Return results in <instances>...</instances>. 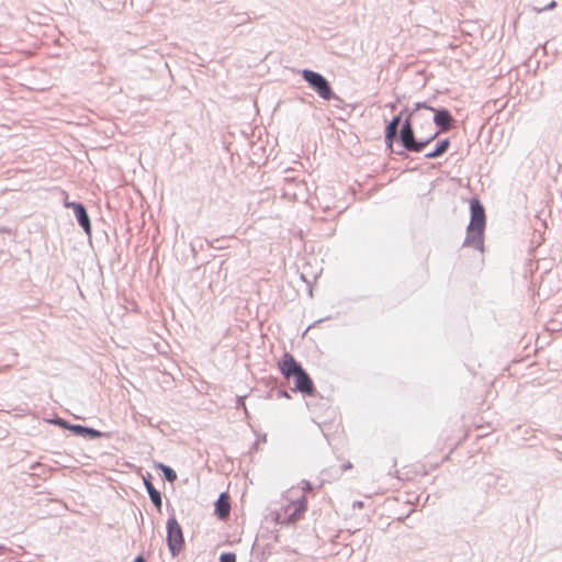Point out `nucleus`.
Here are the masks:
<instances>
[{
  "label": "nucleus",
  "mask_w": 562,
  "mask_h": 562,
  "mask_svg": "<svg viewBox=\"0 0 562 562\" xmlns=\"http://www.w3.org/2000/svg\"><path fill=\"white\" fill-rule=\"evenodd\" d=\"M427 102H416L413 108L405 105L400 114L403 122L400 128L398 143L409 153H422L427 145L438 137V132H434L429 138H417L415 136L414 121L417 120L419 111L426 110Z\"/></svg>",
  "instance_id": "nucleus-1"
},
{
  "label": "nucleus",
  "mask_w": 562,
  "mask_h": 562,
  "mask_svg": "<svg viewBox=\"0 0 562 562\" xmlns=\"http://www.w3.org/2000/svg\"><path fill=\"white\" fill-rule=\"evenodd\" d=\"M486 228L485 207L477 196L470 199V223L462 247H471L484 251V236Z\"/></svg>",
  "instance_id": "nucleus-2"
},
{
  "label": "nucleus",
  "mask_w": 562,
  "mask_h": 562,
  "mask_svg": "<svg viewBox=\"0 0 562 562\" xmlns=\"http://www.w3.org/2000/svg\"><path fill=\"white\" fill-rule=\"evenodd\" d=\"M167 537H166V543L168 547V550L172 558L178 557L182 550L186 547V540L183 536V530L180 524L177 520L175 509L171 508V513L169 514L167 524Z\"/></svg>",
  "instance_id": "nucleus-3"
},
{
  "label": "nucleus",
  "mask_w": 562,
  "mask_h": 562,
  "mask_svg": "<svg viewBox=\"0 0 562 562\" xmlns=\"http://www.w3.org/2000/svg\"><path fill=\"white\" fill-rule=\"evenodd\" d=\"M300 74L303 80L313 91L317 93L321 99L330 101L333 98H335V92L330 82L321 72L304 68L300 71Z\"/></svg>",
  "instance_id": "nucleus-4"
},
{
  "label": "nucleus",
  "mask_w": 562,
  "mask_h": 562,
  "mask_svg": "<svg viewBox=\"0 0 562 562\" xmlns=\"http://www.w3.org/2000/svg\"><path fill=\"white\" fill-rule=\"evenodd\" d=\"M63 194L65 195L64 206L66 209H71L72 210L78 225L90 237L91 236L92 226H91L90 216L88 214L86 205L83 203H81V202L69 201L68 200V193L65 192V191H63Z\"/></svg>",
  "instance_id": "nucleus-5"
},
{
  "label": "nucleus",
  "mask_w": 562,
  "mask_h": 562,
  "mask_svg": "<svg viewBox=\"0 0 562 562\" xmlns=\"http://www.w3.org/2000/svg\"><path fill=\"white\" fill-rule=\"evenodd\" d=\"M403 120H404L403 116L398 113V114L394 115L392 120L385 121L386 124H385V128H384V142H385L386 149H390L392 153L400 155L402 157H407L405 149L398 150V151L393 149L394 142L395 140L398 142V134H400L398 125L402 124Z\"/></svg>",
  "instance_id": "nucleus-6"
},
{
  "label": "nucleus",
  "mask_w": 562,
  "mask_h": 562,
  "mask_svg": "<svg viewBox=\"0 0 562 562\" xmlns=\"http://www.w3.org/2000/svg\"><path fill=\"white\" fill-rule=\"evenodd\" d=\"M426 111L432 112V122L437 126L438 135L440 133H447L454 126V117L451 112L446 108H434L427 103Z\"/></svg>",
  "instance_id": "nucleus-7"
},
{
  "label": "nucleus",
  "mask_w": 562,
  "mask_h": 562,
  "mask_svg": "<svg viewBox=\"0 0 562 562\" xmlns=\"http://www.w3.org/2000/svg\"><path fill=\"white\" fill-rule=\"evenodd\" d=\"M294 379V392H300L305 396H314L317 391L314 382L307 371L303 368L295 374Z\"/></svg>",
  "instance_id": "nucleus-8"
},
{
  "label": "nucleus",
  "mask_w": 562,
  "mask_h": 562,
  "mask_svg": "<svg viewBox=\"0 0 562 562\" xmlns=\"http://www.w3.org/2000/svg\"><path fill=\"white\" fill-rule=\"evenodd\" d=\"M281 374L286 379L294 378L301 369L302 364L290 352H284L278 362Z\"/></svg>",
  "instance_id": "nucleus-9"
},
{
  "label": "nucleus",
  "mask_w": 562,
  "mask_h": 562,
  "mask_svg": "<svg viewBox=\"0 0 562 562\" xmlns=\"http://www.w3.org/2000/svg\"><path fill=\"white\" fill-rule=\"evenodd\" d=\"M69 431L76 437H81L88 440H94L99 438H112L111 432H104L95 428L80 424H71V426H69Z\"/></svg>",
  "instance_id": "nucleus-10"
},
{
  "label": "nucleus",
  "mask_w": 562,
  "mask_h": 562,
  "mask_svg": "<svg viewBox=\"0 0 562 562\" xmlns=\"http://www.w3.org/2000/svg\"><path fill=\"white\" fill-rule=\"evenodd\" d=\"M231 496L227 492H222L214 503V515L222 521L228 520L231 516Z\"/></svg>",
  "instance_id": "nucleus-11"
},
{
  "label": "nucleus",
  "mask_w": 562,
  "mask_h": 562,
  "mask_svg": "<svg viewBox=\"0 0 562 562\" xmlns=\"http://www.w3.org/2000/svg\"><path fill=\"white\" fill-rule=\"evenodd\" d=\"M143 481H144L145 488L148 493V496H149L153 505L159 513H161V507H162L161 493L151 483V475L149 473H147L145 476H143Z\"/></svg>",
  "instance_id": "nucleus-12"
},
{
  "label": "nucleus",
  "mask_w": 562,
  "mask_h": 562,
  "mask_svg": "<svg viewBox=\"0 0 562 562\" xmlns=\"http://www.w3.org/2000/svg\"><path fill=\"white\" fill-rule=\"evenodd\" d=\"M306 510H307V498L305 495H303L294 503V509L288 517L289 521L295 522V521L300 520Z\"/></svg>",
  "instance_id": "nucleus-13"
},
{
  "label": "nucleus",
  "mask_w": 562,
  "mask_h": 562,
  "mask_svg": "<svg viewBox=\"0 0 562 562\" xmlns=\"http://www.w3.org/2000/svg\"><path fill=\"white\" fill-rule=\"evenodd\" d=\"M449 147H450V139L449 138L440 139L436 144L435 148L431 151H429V153H427L425 155V158L426 159L439 158V157H441L442 155H445L448 151Z\"/></svg>",
  "instance_id": "nucleus-14"
},
{
  "label": "nucleus",
  "mask_w": 562,
  "mask_h": 562,
  "mask_svg": "<svg viewBox=\"0 0 562 562\" xmlns=\"http://www.w3.org/2000/svg\"><path fill=\"white\" fill-rule=\"evenodd\" d=\"M157 468L162 472L165 481L173 483L177 480V473L171 467L164 463H158Z\"/></svg>",
  "instance_id": "nucleus-15"
},
{
  "label": "nucleus",
  "mask_w": 562,
  "mask_h": 562,
  "mask_svg": "<svg viewBox=\"0 0 562 562\" xmlns=\"http://www.w3.org/2000/svg\"><path fill=\"white\" fill-rule=\"evenodd\" d=\"M49 423L60 427L61 429H67V430H69V426H71L70 422H68L67 419L61 418L59 416H55L53 419L49 420Z\"/></svg>",
  "instance_id": "nucleus-16"
},
{
  "label": "nucleus",
  "mask_w": 562,
  "mask_h": 562,
  "mask_svg": "<svg viewBox=\"0 0 562 562\" xmlns=\"http://www.w3.org/2000/svg\"><path fill=\"white\" fill-rule=\"evenodd\" d=\"M218 560L220 562H236L237 558L234 552H223Z\"/></svg>",
  "instance_id": "nucleus-17"
},
{
  "label": "nucleus",
  "mask_w": 562,
  "mask_h": 562,
  "mask_svg": "<svg viewBox=\"0 0 562 562\" xmlns=\"http://www.w3.org/2000/svg\"><path fill=\"white\" fill-rule=\"evenodd\" d=\"M558 7V2L555 0H552L550 1L547 5L542 7V8H537L535 7L533 8V11H536L537 13H541L543 11H549V10H553Z\"/></svg>",
  "instance_id": "nucleus-18"
},
{
  "label": "nucleus",
  "mask_w": 562,
  "mask_h": 562,
  "mask_svg": "<svg viewBox=\"0 0 562 562\" xmlns=\"http://www.w3.org/2000/svg\"><path fill=\"white\" fill-rule=\"evenodd\" d=\"M272 392H276V395H277L278 398H281V397L291 398L289 392L283 390V389H277L274 386V387L271 389L270 393H272Z\"/></svg>",
  "instance_id": "nucleus-19"
},
{
  "label": "nucleus",
  "mask_w": 562,
  "mask_h": 562,
  "mask_svg": "<svg viewBox=\"0 0 562 562\" xmlns=\"http://www.w3.org/2000/svg\"><path fill=\"white\" fill-rule=\"evenodd\" d=\"M236 408H243L245 413L248 414L244 396H237Z\"/></svg>",
  "instance_id": "nucleus-20"
},
{
  "label": "nucleus",
  "mask_w": 562,
  "mask_h": 562,
  "mask_svg": "<svg viewBox=\"0 0 562 562\" xmlns=\"http://www.w3.org/2000/svg\"><path fill=\"white\" fill-rule=\"evenodd\" d=\"M301 484H302V490H303L304 493L313 492V485H312V483L310 481L303 480L301 482Z\"/></svg>",
  "instance_id": "nucleus-21"
},
{
  "label": "nucleus",
  "mask_w": 562,
  "mask_h": 562,
  "mask_svg": "<svg viewBox=\"0 0 562 562\" xmlns=\"http://www.w3.org/2000/svg\"><path fill=\"white\" fill-rule=\"evenodd\" d=\"M330 101H334V106L338 109H342L345 101L335 93V98H333Z\"/></svg>",
  "instance_id": "nucleus-22"
},
{
  "label": "nucleus",
  "mask_w": 562,
  "mask_h": 562,
  "mask_svg": "<svg viewBox=\"0 0 562 562\" xmlns=\"http://www.w3.org/2000/svg\"><path fill=\"white\" fill-rule=\"evenodd\" d=\"M417 119H425V120H426V123H427L429 126H431V123H430V121H429V120H430L429 114H424V113H422V112L419 111V115L417 116Z\"/></svg>",
  "instance_id": "nucleus-23"
},
{
  "label": "nucleus",
  "mask_w": 562,
  "mask_h": 562,
  "mask_svg": "<svg viewBox=\"0 0 562 562\" xmlns=\"http://www.w3.org/2000/svg\"><path fill=\"white\" fill-rule=\"evenodd\" d=\"M133 562H147V559L144 554H138L135 557V559L133 560Z\"/></svg>",
  "instance_id": "nucleus-24"
},
{
  "label": "nucleus",
  "mask_w": 562,
  "mask_h": 562,
  "mask_svg": "<svg viewBox=\"0 0 562 562\" xmlns=\"http://www.w3.org/2000/svg\"><path fill=\"white\" fill-rule=\"evenodd\" d=\"M398 102H400V99H397L395 102H392V103L387 104V106H389L392 111H394V110L396 109V105H397V103H398Z\"/></svg>",
  "instance_id": "nucleus-25"
},
{
  "label": "nucleus",
  "mask_w": 562,
  "mask_h": 562,
  "mask_svg": "<svg viewBox=\"0 0 562 562\" xmlns=\"http://www.w3.org/2000/svg\"><path fill=\"white\" fill-rule=\"evenodd\" d=\"M353 507H359V508L363 507V502H361V501L355 502Z\"/></svg>",
  "instance_id": "nucleus-26"
},
{
  "label": "nucleus",
  "mask_w": 562,
  "mask_h": 562,
  "mask_svg": "<svg viewBox=\"0 0 562 562\" xmlns=\"http://www.w3.org/2000/svg\"><path fill=\"white\" fill-rule=\"evenodd\" d=\"M0 233H8V234H10L11 229L2 226V227H0Z\"/></svg>",
  "instance_id": "nucleus-27"
},
{
  "label": "nucleus",
  "mask_w": 562,
  "mask_h": 562,
  "mask_svg": "<svg viewBox=\"0 0 562 562\" xmlns=\"http://www.w3.org/2000/svg\"><path fill=\"white\" fill-rule=\"evenodd\" d=\"M351 468H352V464L350 462H347L346 464L342 465L344 470H348V469H351Z\"/></svg>",
  "instance_id": "nucleus-28"
}]
</instances>
